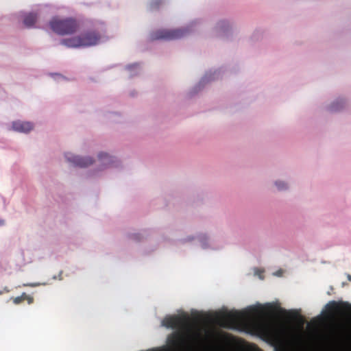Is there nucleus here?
I'll return each instance as SVG.
<instances>
[{"label": "nucleus", "instance_id": "obj_19", "mask_svg": "<svg viewBox=\"0 0 351 351\" xmlns=\"http://www.w3.org/2000/svg\"><path fill=\"white\" fill-rule=\"evenodd\" d=\"M3 224V221H0V225Z\"/></svg>", "mask_w": 351, "mask_h": 351}, {"label": "nucleus", "instance_id": "obj_1", "mask_svg": "<svg viewBox=\"0 0 351 351\" xmlns=\"http://www.w3.org/2000/svg\"><path fill=\"white\" fill-rule=\"evenodd\" d=\"M50 28L59 35L73 34L77 32L79 25L76 20L71 18H53L49 22Z\"/></svg>", "mask_w": 351, "mask_h": 351}, {"label": "nucleus", "instance_id": "obj_17", "mask_svg": "<svg viewBox=\"0 0 351 351\" xmlns=\"http://www.w3.org/2000/svg\"><path fill=\"white\" fill-rule=\"evenodd\" d=\"M337 104H338V102L334 103V104H332L331 108H332V110H339V107L336 106V105Z\"/></svg>", "mask_w": 351, "mask_h": 351}, {"label": "nucleus", "instance_id": "obj_16", "mask_svg": "<svg viewBox=\"0 0 351 351\" xmlns=\"http://www.w3.org/2000/svg\"><path fill=\"white\" fill-rule=\"evenodd\" d=\"M25 300H27L28 304H30L33 303L34 298H33V297L26 294V296L25 297Z\"/></svg>", "mask_w": 351, "mask_h": 351}, {"label": "nucleus", "instance_id": "obj_8", "mask_svg": "<svg viewBox=\"0 0 351 351\" xmlns=\"http://www.w3.org/2000/svg\"><path fill=\"white\" fill-rule=\"evenodd\" d=\"M60 43V45L69 48L82 47V43L80 36L62 39Z\"/></svg>", "mask_w": 351, "mask_h": 351}, {"label": "nucleus", "instance_id": "obj_14", "mask_svg": "<svg viewBox=\"0 0 351 351\" xmlns=\"http://www.w3.org/2000/svg\"><path fill=\"white\" fill-rule=\"evenodd\" d=\"M161 4V0H153L150 3V8L152 10L157 9Z\"/></svg>", "mask_w": 351, "mask_h": 351}, {"label": "nucleus", "instance_id": "obj_4", "mask_svg": "<svg viewBox=\"0 0 351 351\" xmlns=\"http://www.w3.org/2000/svg\"><path fill=\"white\" fill-rule=\"evenodd\" d=\"M327 311L331 314L346 315L351 311V304L347 302L330 301L326 306Z\"/></svg>", "mask_w": 351, "mask_h": 351}, {"label": "nucleus", "instance_id": "obj_15", "mask_svg": "<svg viewBox=\"0 0 351 351\" xmlns=\"http://www.w3.org/2000/svg\"><path fill=\"white\" fill-rule=\"evenodd\" d=\"M276 185L279 190H283L287 189V184L283 182H276Z\"/></svg>", "mask_w": 351, "mask_h": 351}, {"label": "nucleus", "instance_id": "obj_11", "mask_svg": "<svg viewBox=\"0 0 351 351\" xmlns=\"http://www.w3.org/2000/svg\"><path fill=\"white\" fill-rule=\"evenodd\" d=\"M98 156L105 165H109L112 162V157L107 154L101 153Z\"/></svg>", "mask_w": 351, "mask_h": 351}, {"label": "nucleus", "instance_id": "obj_5", "mask_svg": "<svg viewBox=\"0 0 351 351\" xmlns=\"http://www.w3.org/2000/svg\"><path fill=\"white\" fill-rule=\"evenodd\" d=\"M82 47L96 45L99 43L101 36L97 31H88L80 35Z\"/></svg>", "mask_w": 351, "mask_h": 351}, {"label": "nucleus", "instance_id": "obj_7", "mask_svg": "<svg viewBox=\"0 0 351 351\" xmlns=\"http://www.w3.org/2000/svg\"><path fill=\"white\" fill-rule=\"evenodd\" d=\"M12 128L16 132L27 133L33 129L34 125L31 122L18 120L12 123Z\"/></svg>", "mask_w": 351, "mask_h": 351}, {"label": "nucleus", "instance_id": "obj_12", "mask_svg": "<svg viewBox=\"0 0 351 351\" xmlns=\"http://www.w3.org/2000/svg\"><path fill=\"white\" fill-rule=\"evenodd\" d=\"M180 341V336L178 334L174 335L168 339V343L173 346H177L179 344Z\"/></svg>", "mask_w": 351, "mask_h": 351}, {"label": "nucleus", "instance_id": "obj_18", "mask_svg": "<svg viewBox=\"0 0 351 351\" xmlns=\"http://www.w3.org/2000/svg\"><path fill=\"white\" fill-rule=\"evenodd\" d=\"M300 319H301L302 324H303V319H302V317H300Z\"/></svg>", "mask_w": 351, "mask_h": 351}, {"label": "nucleus", "instance_id": "obj_2", "mask_svg": "<svg viewBox=\"0 0 351 351\" xmlns=\"http://www.w3.org/2000/svg\"><path fill=\"white\" fill-rule=\"evenodd\" d=\"M186 30L183 29H160L154 32L151 38L152 40H171L181 38L186 35Z\"/></svg>", "mask_w": 351, "mask_h": 351}, {"label": "nucleus", "instance_id": "obj_6", "mask_svg": "<svg viewBox=\"0 0 351 351\" xmlns=\"http://www.w3.org/2000/svg\"><path fill=\"white\" fill-rule=\"evenodd\" d=\"M65 156L68 161L80 167H86L91 165L93 162L92 158L90 157L83 158L78 156L72 155L71 154H67Z\"/></svg>", "mask_w": 351, "mask_h": 351}, {"label": "nucleus", "instance_id": "obj_13", "mask_svg": "<svg viewBox=\"0 0 351 351\" xmlns=\"http://www.w3.org/2000/svg\"><path fill=\"white\" fill-rule=\"evenodd\" d=\"M26 296V293H23L21 295L16 297L14 298L13 302L15 304H19L22 302L25 301V297Z\"/></svg>", "mask_w": 351, "mask_h": 351}, {"label": "nucleus", "instance_id": "obj_10", "mask_svg": "<svg viewBox=\"0 0 351 351\" xmlns=\"http://www.w3.org/2000/svg\"><path fill=\"white\" fill-rule=\"evenodd\" d=\"M38 16L36 13H28L24 16L23 23L27 27H32L36 23Z\"/></svg>", "mask_w": 351, "mask_h": 351}, {"label": "nucleus", "instance_id": "obj_3", "mask_svg": "<svg viewBox=\"0 0 351 351\" xmlns=\"http://www.w3.org/2000/svg\"><path fill=\"white\" fill-rule=\"evenodd\" d=\"M162 326L167 328H186L189 326V317L188 316H169L166 317L162 322Z\"/></svg>", "mask_w": 351, "mask_h": 351}, {"label": "nucleus", "instance_id": "obj_9", "mask_svg": "<svg viewBox=\"0 0 351 351\" xmlns=\"http://www.w3.org/2000/svg\"><path fill=\"white\" fill-rule=\"evenodd\" d=\"M242 318L241 313L237 311H230L225 313L222 315V319L230 323H236L240 321Z\"/></svg>", "mask_w": 351, "mask_h": 351}]
</instances>
